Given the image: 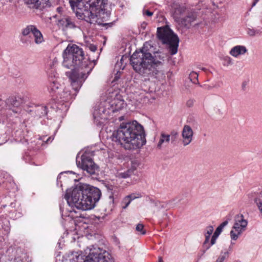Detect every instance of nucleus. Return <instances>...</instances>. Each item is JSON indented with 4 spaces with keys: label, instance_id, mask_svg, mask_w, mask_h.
<instances>
[{
    "label": "nucleus",
    "instance_id": "obj_1",
    "mask_svg": "<svg viewBox=\"0 0 262 262\" xmlns=\"http://www.w3.org/2000/svg\"><path fill=\"white\" fill-rule=\"evenodd\" d=\"M166 57V54L156 52L151 43L146 42L140 51L134 53L130 61L136 72L144 76L150 75L161 80L165 77L161 68Z\"/></svg>",
    "mask_w": 262,
    "mask_h": 262
},
{
    "label": "nucleus",
    "instance_id": "obj_2",
    "mask_svg": "<svg viewBox=\"0 0 262 262\" xmlns=\"http://www.w3.org/2000/svg\"><path fill=\"white\" fill-rule=\"evenodd\" d=\"M62 66L71 69L66 72L71 84L77 91L82 85L91 69L89 67V61L84 60L82 49L74 44H69L62 53Z\"/></svg>",
    "mask_w": 262,
    "mask_h": 262
},
{
    "label": "nucleus",
    "instance_id": "obj_3",
    "mask_svg": "<svg viewBox=\"0 0 262 262\" xmlns=\"http://www.w3.org/2000/svg\"><path fill=\"white\" fill-rule=\"evenodd\" d=\"M101 194L99 189L86 184H80L72 190H67L64 198L70 206L88 210L95 207Z\"/></svg>",
    "mask_w": 262,
    "mask_h": 262
},
{
    "label": "nucleus",
    "instance_id": "obj_4",
    "mask_svg": "<svg viewBox=\"0 0 262 262\" xmlns=\"http://www.w3.org/2000/svg\"><path fill=\"white\" fill-rule=\"evenodd\" d=\"M70 3L73 10L76 8L77 15L91 24L106 21L110 16L104 0H70Z\"/></svg>",
    "mask_w": 262,
    "mask_h": 262
},
{
    "label": "nucleus",
    "instance_id": "obj_5",
    "mask_svg": "<svg viewBox=\"0 0 262 262\" xmlns=\"http://www.w3.org/2000/svg\"><path fill=\"white\" fill-rule=\"evenodd\" d=\"M114 135L126 149L139 148L146 143L143 127L136 121L121 123Z\"/></svg>",
    "mask_w": 262,
    "mask_h": 262
},
{
    "label": "nucleus",
    "instance_id": "obj_6",
    "mask_svg": "<svg viewBox=\"0 0 262 262\" xmlns=\"http://www.w3.org/2000/svg\"><path fill=\"white\" fill-rule=\"evenodd\" d=\"M110 253L100 248L91 246L83 252H72L63 257L62 262H110Z\"/></svg>",
    "mask_w": 262,
    "mask_h": 262
},
{
    "label": "nucleus",
    "instance_id": "obj_7",
    "mask_svg": "<svg viewBox=\"0 0 262 262\" xmlns=\"http://www.w3.org/2000/svg\"><path fill=\"white\" fill-rule=\"evenodd\" d=\"M157 36L159 39L165 44L169 46L171 55L176 54L178 52L179 39L168 26L160 27L157 29Z\"/></svg>",
    "mask_w": 262,
    "mask_h": 262
},
{
    "label": "nucleus",
    "instance_id": "obj_8",
    "mask_svg": "<svg viewBox=\"0 0 262 262\" xmlns=\"http://www.w3.org/2000/svg\"><path fill=\"white\" fill-rule=\"evenodd\" d=\"M105 103V107L108 106V108H111L113 112L121 110L125 105L122 96L117 92L109 93Z\"/></svg>",
    "mask_w": 262,
    "mask_h": 262
},
{
    "label": "nucleus",
    "instance_id": "obj_9",
    "mask_svg": "<svg viewBox=\"0 0 262 262\" xmlns=\"http://www.w3.org/2000/svg\"><path fill=\"white\" fill-rule=\"evenodd\" d=\"M248 222L244 219L243 215H236L234 219V223L230 231L231 239L236 241L239 236L246 230Z\"/></svg>",
    "mask_w": 262,
    "mask_h": 262
},
{
    "label": "nucleus",
    "instance_id": "obj_10",
    "mask_svg": "<svg viewBox=\"0 0 262 262\" xmlns=\"http://www.w3.org/2000/svg\"><path fill=\"white\" fill-rule=\"evenodd\" d=\"M78 167L85 171L90 174H94L98 171V167L92 159L86 154H83L79 160L76 159Z\"/></svg>",
    "mask_w": 262,
    "mask_h": 262
},
{
    "label": "nucleus",
    "instance_id": "obj_11",
    "mask_svg": "<svg viewBox=\"0 0 262 262\" xmlns=\"http://www.w3.org/2000/svg\"><path fill=\"white\" fill-rule=\"evenodd\" d=\"M22 34L27 36L31 33L34 37V42L40 44L44 41L43 35L41 32L34 25H28L22 30Z\"/></svg>",
    "mask_w": 262,
    "mask_h": 262
},
{
    "label": "nucleus",
    "instance_id": "obj_12",
    "mask_svg": "<svg viewBox=\"0 0 262 262\" xmlns=\"http://www.w3.org/2000/svg\"><path fill=\"white\" fill-rule=\"evenodd\" d=\"M50 84L48 85V90L50 93L57 94L60 92L58 90L60 84L59 83L56 72L52 68L48 71Z\"/></svg>",
    "mask_w": 262,
    "mask_h": 262
},
{
    "label": "nucleus",
    "instance_id": "obj_13",
    "mask_svg": "<svg viewBox=\"0 0 262 262\" xmlns=\"http://www.w3.org/2000/svg\"><path fill=\"white\" fill-rule=\"evenodd\" d=\"M193 132L191 127L188 125L184 126L182 132V143L184 146L189 145L192 140Z\"/></svg>",
    "mask_w": 262,
    "mask_h": 262
},
{
    "label": "nucleus",
    "instance_id": "obj_14",
    "mask_svg": "<svg viewBox=\"0 0 262 262\" xmlns=\"http://www.w3.org/2000/svg\"><path fill=\"white\" fill-rule=\"evenodd\" d=\"M57 25L62 28H74L76 25L73 19L69 16H64L60 19H59L57 23Z\"/></svg>",
    "mask_w": 262,
    "mask_h": 262
},
{
    "label": "nucleus",
    "instance_id": "obj_15",
    "mask_svg": "<svg viewBox=\"0 0 262 262\" xmlns=\"http://www.w3.org/2000/svg\"><path fill=\"white\" fill-rule=\"evenodd\" d=\"M174 12L173 14V18L175 20L181 23L182 20L181 17L183 14H185L186 9L184 5H175L174 6Z\"/></svg>",
    "mask_w": 262,
    "mask_h": 262
},
{
    "label": "nucleus",
    "instance_id": "obj_16",
    "mask_svg": "<svg viewBox=\"0 0 262 262\" xmlns=\"http://www.w3.org/2000/svg\"><path fill=\"white\" fill-rule=\"evenodd\" d=\"M247 52V49L246 47L241 45L235 46L230 51V54L237 58L241 55H243Z\"/></svg>",
    "mask_w": 262,
    "mask_h": 262
},
{
    "label": "nucleus",
    "instance_id": "obj_17",
    "mask_svg": "<svg viewBox=\"0 0 262 262\" xmlns=\"http://www.w3.org/2000/svg\"><path fill=\"white\" fill-rule=\"evenodd\" d=\"M72 88H73L72 86ZM73 89L75 91V93L72 94L71 92L69 91V89L66 88H64L61 92H59L58 95H59L60 98L62 99L63 101H69L73 99L76 95V93L79 90V89L76 91L73 88Z\"/></svg>",
    "mask_w": 262,
    "mask_h": 262
},
{
    "label": "nucleus",
    "instance_id": "obj_18",
    "mask_svg": "<svg viewBox=\"0 0 262 262\" xmlns=\"http://www.w3.org/2000/svg\"><path fill=\"white\" fill-rule=\"evenodd\" d=\"M7 105L10 107V109L15 113H17L19 109L18 106L20 104V102L15 97L9 98L6 102Z\"/></svg>",
    "mask_w": 262,
    "mask_h": 262
},
{
    "label": "nucleus",
    "instance_id": "obj_19",
    "mask_svg": "<svg viewBox=\"0 0 262 262\" xmlns=\"http://www.w3.org/2000/svg\"><path fill=\"white\" fill-rule=\"evenodd\" d=\"M141 197V195L140 193H132L129 195L126 196L122 201V208L126 209L128 205L130 204V202L138 198H140Z\"/></svg>",
    "mask_w": 262,
    "mask_h": 262
},
{
    "label": "nucleus",
    "instance_id": "obj_20",
    "mask_svg": "<svg viewBox=\"0 0 262 262\" xmlns=\"http://www.w3.org/2000/svg\"><path fill=\"white\" fill-rule=\"evenodd\" d=\"M196 17V15L194 12L189 13L186 17L182 18L181 23L186 27H188L191 23L195 20Z\"/></svg>",
    "mask_w": 262,
    "mask_h": 262
},
{
    "label": "nucleus",
    "instance_id": "obj_21",
    "mask_svg": "<svg viewBox=\"0 0 262 262\" xmlns=\"http://www.w3.org/2000/svg\"><path fill=\"white\" fill-rule=\"evenodd\" d=\"M170 136L164 133H161L160 135L159 141L157 144V148L161 149L163 145H166L170 141Z\"/></svg>",
    "mask_w": 262,
    "mask_h": 262
},
{
    "label": "nucleus",
    "instance_id": "obj_22",
    "mask_svg": "<svg viewBox=\"0 0 262 262\" xmlns=\"http://www.w3.org/2000/svg\"><path fill=\"white\" fill-rule=\"evenodd\" d=\"M106 110L103 106H100L98 110H95L93 113V116L95 119L100 118L101 119H106L107 117L105 115Z\"/></svg>",
    "mask_w": 262,
    "mask_h": 262
},
{
    "label": "nucleus",
    "instance_id": "obj_23",
    "mask_svg": "<svg viewBox=\"0 0 262 262\" xmlns=\"http://www.w3.org/2000/svg\"><path fill=\"white\" fill-rule=\"evenodd\" d=\"M213 231V227L212 226H209L207 227L205 230V241L204 244H206L210 239V235L212 234Z\"/></svg>",
    "mask_w": 262,
    "mask_h": 262
},
{
    "label": "nucleus",
    "instance_id": "obj_24",
    "mask_svg": "<svg viewBox=\"0 0 262 262\" xmlns=\"http://www.w3.org/2000/svg\"><path fill=\"white\" fill-rule=\"evenodd\" d=\"M222 229L220 228L219 227H218L215 230L214 233H213L212 237H211V241H210V245H213L215 244V241L216 239V238H217V237L219 236V235L220 234V233H221V232L222 231Z\"/></svg>",
    "mask_w": 262,
    "mask_h": 262
},
{
    "label": "nucleus",
    "instance_id": "obj_25",
    "mask_svg": "<svg viewBox=\"0 0 262 262\" xmlns=\"http://www.w3.org/2000/svg\"><path fill=\"white\" fill-rule=\"evenodd\" d=\"M36 113L40 117L44 116L47 114V107L44 106H39L36 110Z\"/></svg>",
    "mask_w": 262,
    "mask_h": 262
},
{
    "label": "nucleus",
    "instance_id": "obj_26",
    "mask_svg": "<svg viewBox=\"0 0 262 262\" xmlns=\"http://www.w3.org/2000/svg\"><path fill=\"white\" fill-rule=\"evenodd\" d=\"M228 252L227 251H222L215 262H223L228 257Z\"/></svg>",
    "mask_w": 262,
    "mask_h": 262
},
{
    "label": "nucleus",
    "instance_id": "obj_27",
    "mask_svg": "<svg viewBox=\"0 0 262 262\" xmlns=\"http://www.w3.org/2000/svg\"><path fill=\"white\" fill-rule=\"evenodd\" d=\"M112 188L110 189L108 192L110 193V195L108 196L109 200H110V203L112 204L114 203V200L115 199V197L117 196L116 192L115 190L113 189V187H112Z\"/></svg>",
    "mask_w": 262,
    "mask_h": 262
},
{
    "label": "nucleus",
    "instance_id": "obj_28",
    "mask_svg": "<svg viewBox=\"0 0 262 262\" xmlns=\"http://www.w3.org/2000/svg\"><path fill=\"white\" fill-rule=\"evenodd\" d=\"M233 64L232 59L229 57L226 56L223 58V65L226 67H229Z\"/></svg>",
    "mask_w": 262,
    "mask_h": 262
},
{
    "label": "nucleus",
    "instance_id": "obj_29",
    "mask_svg": "<svg viewBox=\"0 0 262 262\" xmlns=\"http://www.w3.org/2000/svg\"><path fill=\"white\" fill-rule=\"evenodd\" d=\"M132 173V171L128 170L125 172H118L117 176L119 178H126L129 177Z\"/></svg>",
    "mask_w": 262,
    "mask_h": 262
},
{
    "label": "nucleus",
    "instance_id": "obj_30",
    "mask_svg": "<svg viewBox=\"0 0 262 262\" xmlns=\"http://www.w3.org/2000/svg\"><path fill=\"white\" fill-rule=\"evenodd\" d=\"M136 230L142 235H144L146 233V231L144 230V225L142 224L137 225Z\"/></svg>",
    "mask_w": 262,
    "mask_h": 262
},
{
    "label": "nucleus",
    "instance_id": "obj_31",
    "mask_svg": "<svg viewBox=\"0 0 262 262\" xmlns=\"http://www.w3.org/2000/svg\"><path fill=\"white\" fill-rule=\"evenodd\" d=\"M247 33L249 35L253 36L258 34L259 31L252 28H248L247 30Z\"/></svg>",
    "mask_w": 262,
    "mask_h": 262
},
{
    "label": "nucleus",
    "instance_id": "obj_32",
    "mask_svg": "<svg viewBox=\"0 0 262 262\" xmlns=\"http://www.w3.org/2000/svg\"><path fill=\"white\" fill-rule=\"evenodd\" d=\"M198 74L195 72H192L190 73L189 75V78L191 81L193 83H195V81L193 80L195 79L196 81L198 80Z\"/></svg>",
    "mask_w": 262,
    "mask_h": 262
},
{
    "label": "nucleus",
    "instance_id": "obj_33",
    "mask_svg": "<svg viewBox=\"0 0 262 262\" xmlns=\"http://www.w3.org/2000/svg\"><path fill=\"white\" fill-rule=\"evenodd\" d=\"M122 62H123V57H122L121 59H120V61H118L115 65V69L117 70H120V69H121V70L124 69L125 66L122 65Z\"/></svg>",
    "mask_w": 262,
    "mask_h": 262
},
{
    "label": "nucleus",
    "instance_id": "obj_34",
    "mask_svg": "<svg viewBox=\"0 0 262 262\" xmlns=\"http://www.w3.org/2000/svg\"><path fill=\"white\" fill-rule=\"evenodd\" d=\"M1 226L2 228H3L6 232H9L10 228L9 226V222L7 221H6V224H5L4 226H3V225H2Z\"/></svg>",
    "mask_w": 262,
    "mask_h": 262
},
{
    "label": "nucleus",
    "instance_id": "obj_35",
    "mask_svg": "<svg viewBox=\"0 0 262 262\" xmlns=\"http://www.w3.org/2000/svg\"><path fill=\"white\" fill-rule=\"evenodd\" d=\"M153 207L157 208V210H159L160 208L163 207V205L159 202H155L152 203Z\"/></svg>",
    "mask_w": 262,
    "mask_h": 262
},
{
    "label": "nucleus",
    "instance_id": "obj_36",
    "mask_svg": "<svg viewBox=\"0 0 262 262\" xmlns=\"http://www.w3.org/2000/svg\"><path fill=\"white\" fill-rule=\"evenodd\" d=\"M143 14L144 15H146L148 16H151L152 15L153 13L148 10H143Z\"/></svg>",
    "mask_w": 262,
    "mask_h": 262
},
{
    "label": "nucleus",
    "instance_id": "obj_37",
    "mask_svg": "<svg viewBox=\"0 0 262 262\" xmlns=\"http://www.w3.org/2000/svg\"><path fill=\"white\" fill-rule=\"evenodd\" d=\"M88 47L89 48V49H90L91 51H92V52H95V51H96V50H97V47H96V46H95V45H92V44H90V45H89L88 46Z\"/></svg>",
    "mask_w": 262,
    "mask_h": 262
},
{
    "label": "nucleus",
    "instance_id": "obj_38",
    "mask_svg": "<svg viewBox=\"0 0 262 262\" xmlns=\"http://www.w3.org/2000/svg\"><path fill=\"white\" fill-rule=\"evenodd\" d=\"M42 1L43 0H30V2L36 5H40L42 3Z\"/></svg>",
    "mask_w": 262,
    "mask_h": 262
},
{
    "label": "nucleus",
    "instance_id": "obj_39",
    "mask_svg": "<svg viewBox=\"0 0 262 262\" xmlns=\"http://www.w3.org/2000/svg\"><path fill=\"white\" fill-rule=\"evenodd\" d=\"M228 223V222L227 221H225L223 222L219 227L223 229Z\"/></svg>",
    "mask_w": 262,
    "mask_h": 262
},
{
    "label": "nucleus",
    "instance_id": "obj_40",
    "mask_svg": "<svg viewBox=\"0 0 262 262\" xmlns=\"http://www.w3.org/2000/svg\"><path fill=\"white\" fill-rule=\"evenodd\" d=\"M258 208L260 211V212L262 215V202H259L258 204Z\"/></svg>",
    "mask_w": 262,
    "mask_h": 262
},
{
    "label": "nucleus",
    "instance_id": "obj_41",
    "mask_svg": "<svg viewBox=\"0 0 262 262\" xmlns=\"http://www.w3.org/2000/svg\"><path fill=\"white\" fill-rule=\"evenodd\" d=\"M149 95L150 94H147L145 96V99H147L148 100V101H149V102H152L151 101H150V99H149Z\"/></svg>",
    "mask_w": 262,
    "mask_h": 262
},
{
    "label": "nucleus",
    "instance_id": "obj_42",
    "mask_svg": "<svg viewBox=\"0 0 262 262\" xmlns=\"http://www.w3.org/2000/svg\"><path fill=\"white\" fill-rule=\"evenodd\" d=\"M259 0H254V2L253 4V6L255 5V4L258 2Z\"/></svg>",
    "mask_w": 262,
    "mask_h": 262
},
{
    "label": "nucleus",
    "instance_id": "obj_43",
    "mask_svg": "<svg viewBox=\"0 0 262 262\" xmlns=\"http://www.w3.org/2000/svg\"><path fill=\"white\" fill-rule=\"evenodd\" d=\"M158 262H163L161 257H159V261Z\"/></svg>",
    "mask_w": 262,
    "mask_h": 262
},
{
    "label": "nucleus",
    "instance_id": "obj_44",
    "mask_svg": "<svg viewBox=\"0 0 262 262\" xmlns=\"http://www.w3.org/2000/svg\"><path fill=\"white\" fill-rule=\"evenodd\" d=\"M201 70H203V71H205L206 70V69L205 68H201Z\"/></svg>",
    "mask_w": 262,
    "mask_h": 262
},
{
    "label": "nucleus",
    "instance_id": "obj_45",
    "mask_svg": "<svg viewBox=\"0 0 262 262\" xmlns=\"http://www.w3.org/2000/svg\"><path fill=\"white\" fill-rule=\"evenodd\" d=\"M60 9H61L60 8H58L57 9V11H58V12H60Z\"/></svg>",
    "mask_w": 262,
    "mask_h": 262
},
{
    "label": "nucleus",
    "instance_id": "obj_46",
    "mask_svg": "<svg viewBox=\"0 0 262 262\" xmlns=\"http://www.w3.org/2000/svg\"><path fill=\"white\" fill-rule=\"evenodd\" d=\"M51 139V137H49V138L48 139V140H47V142L49 141L50 140V139Z\"/></svg>",
    "mask_w": 262,
    "mask_h": 262
},
{
    "label": "nucleus",
    "instance_id": "obj_47",
    "mask_svg": "<svg viewBox=\"0 0 262 262\" xmlns=\"http://www.w3.org/2000/svg\"><path fill=\"white\" fill-rule=\"evenodd\" d=\"M155 99V98L154 97H152V100H154Z\"/></svg>",
    "mask_w": 262,
    "mask_h": 262
},
{
    "label": "nucleus",
    "instance_id": "obj_48",
    "mask_svg": "<svg viewBox=\"0 0 262 262\" xmlns=\"http://www.w3.org/2000/svg\"><path fill=\"white\" fill-rule=\"evenodd\" d=\"M97 119L98 120V121H99V122H100V120H99V118H98V119Z\"/></svg>",
    "mask_w": 262,
    "mask_h": 262
},
{
    "label": "nucleus",
    "instance_id": "obj_49",
    "mask_svg": "<svg viewBox=\"0 0 262 262\" xmlns=\"http://www.w3.org/2000/svg\"><path fill=\"white\" fill-rule=\"evenodd\" d=\"M97 119L98 120V121H99V122H100V120H99V118H98V119Z\"/></svg>",
    "mask_w": 262,
    "mask_h": 262
}]
</instances>
